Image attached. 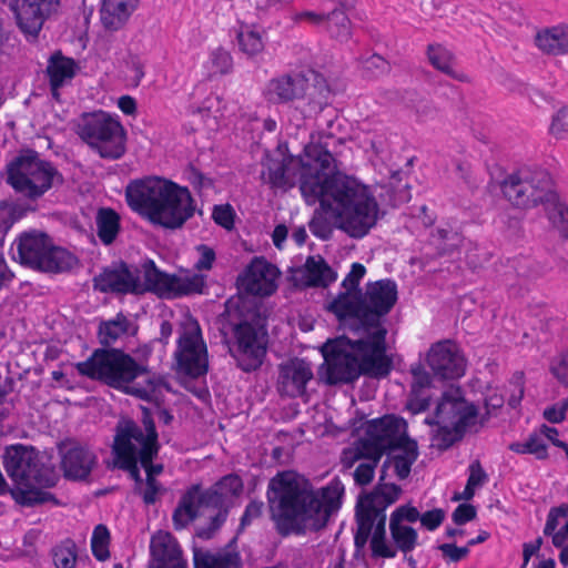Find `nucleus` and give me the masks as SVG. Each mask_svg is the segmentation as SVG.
<instances>
[{"label": "nucleus", "mask_w": 568, "mask_h": 568, "mask_svg": "<svg viewBox=\"0 0 568 568\" xmlns=\"http://www.w3.org/2000/svg\"><path fill=\"white\" fill-rule=\"evenodd\" d=\"M263 166L264 183L290 190L298 181L305 202H320L323 210L335 212L352 237L365 236L378 220V203L368 186L339 173L332 153L321 143H308L303 155L286 162L268 159Z\"/></svg>", "instance_id": "obj_1"}, {"label": "nucleus", "mask_w": 568, "mask_h": 568, "mask_svg": "<svg viewBox=\"0 0 568 568\" xmlns=\"http://www.w3.org/2000/svg\"><path fill=\"white\" fill-rule=\"evenodd\" d=\"M343 495L344 485L337 477L314 489L293 471L278 473L270 480L266 491L271 518L281 536L324 528L341 508Z\"/></svg>", "instance_id": "obj_2"}, {"label": "nucleus", "mask_w": 568, "mask_h": 568, "mask_svg": "<svg viewBox=\"0 0 568 568\" xmlns=\"http://www.w3.org/2000/svg\"><path fill=\"white\" fill-rule=\"evenodd\" d=\"M324 363L318 375L327 385L348 384L361 375L384 378L393 369V358L383 346V338L339 336L322 347Z\"/></svg>", "instance_id": "obj_3"}, {"label": "nucleus", "mask_w": 568, "mask_h": 568, "mask_svg": "<svg viewBox=\"0 0 568 568\" xmlns=\"http://www.w3.org/2000/svg\"><path fill=\"white\" fill-rule=\"evenodd\" d=\"M75 369L82 376L146 402H151L161 387L168 388L161 375L151 373L119 348H97L89 358L77 363Z\"/></svg>", "instance_id": "obj_4"}, {"label": "nucleus", "mask_w": 568, "mask_h": 568, "mask_svg": "<svg viewBox=\"0 0 568 568\" xmlns=\"http://www.w3.org/2000/svg\"><path fill=\"white\" fill-rule=\"evenodd\" d=\"M504 196L520 209L542 205L548 221L568 239V202L555 189L551 175L545 170H520L501 183Z\"/></svg>", "instance_id": "obj_5"}, {"label": "nucleus", "mask_w": 568, "mask_h": 568, "mask_svg": "<svg viewBox=\"0 0 568 568\" xmlns=\"http://www.w3.org/2000/svg\"><path fill=\"white\" fill-rule=\"evenodd\" d=\"M224 336L235 337V357L244 372L257 369L266 354V316L258 305L229 302L220 317Z\"/></svg>", "instance_id": "obj_6"}, {"label": "nucleus", "mask_w": 568, "mask_h": 568, "mask_svg": "<svg viewBox=\"0 0 568 568\" xmlns=\"http://www.w3.org/2000/svg\"><path fill=\"white\" fill-rule=\"evenodd\" d=\"M2 463L8 476L20 487L26 505L57 503L51 493L38 488L54 486L57 475L52 468L40 462L33 447L21 444L7 447Z\"/></svg>", "instance_id": "obj_7"}, {"label": "nucleus", "mask_w": 568, "mask_h": 568, "mask_svg": "<svg viewBox=\"0 0 568 568\" xmlns=\"http://www.w3.org/2000/svg\"><path fill=\"white\" fill-rule=\"evenodd\" d=\"M6 182L21 197L37 201L53 186L63 183L62 174L49 161L27 150L7 164Z\"/></svg>", "instance_id": "obj_8"}, {"label": "nucleus", "mask_w": 568, "mask_h": 568, "mask_svg": "<svg viewBox=\"0 0 568 568\" xmlns=\"http://www.w3.org/2000/svg\"><path fill=\"white\" fill-rule=\"evenodd\" d=\"M12 258L21 265L44 273L68 272L78 264L70 251L55 246L48 234L39 231L21 233L10 248Z\"/></svg>", "instance_id": "obj_9"}, {"label": "nucleus", "mask_w": 568, "mask_h": 568, "mask_svg": "<svg viewBox=\"0 0 568 568\" xmlns=\"http://www.w3.org/2000/svg\"><path fill=\"white\" fill-rule=\"evenodd\" d=\"M384 480L385 476H379L374 489L361 496L357 501L355 513L357 529L354 536L356 549H363L371 535L372 538H386V508L397 501L402 488Z\"/></svg>", "instance_id": "obj_10"}, {"label": "nucleus", "mask_w": 568, "mask_h": 568, "mask_svg": "<svg viewBox=\"0 0 568 568\" xmlns=\"http://www.w3.org/2000/svg\"><path fill=\"white\" fill-rule=\"evenodd\" d=\"M75 132L100 158L118 160L125 153L126 134L123 125L108 113H83Z\"/></svg>", "instance_id": "obj_11"}, {"label": "nucleus", "mask_w": 568, "mask_h": 568, "mask_svg": "<svg viewBox=\"0 0 568 568\" xmlns=\"http://www.w3.org/2000/svg\"><path fill=\"white\" fill-rule=\"evenodd\" d=\"M409 438L407 423L395 415H385L367 423L364 437L354 443L363 450L382 457L390 455Z\"/></svg>", "instance_id": "obj_12"}, {"label": "nucleus", "mask_w": 568, "mask_h": 568, "mask_svg": "<svg viewBox=\"0 0 568 568\" xmlns=\"http://www.w3.org/2000/svg\"><path fill=\"white\" fill-rule=\"evenodd\" d=\"M174 358L179 374L197 378L207 373V348L196 321L183 324L179 333Z\"/></svg>", "instance_id": "obj_13"}, {"label": "nucleus", "mask_w": 568, "mask_h": 568, "mask_svg": "<svg viewBox=\"0 0 568 568\" xmlns=\"http://www.w3.org/2000/svg\"><path fill=\"white\" fill-rule=\"evenodd\" d=\"M363 297L365 312L368 316V329L371 332L365 336L374 342L377 336H381L383 338V346L387 348V329L383 325L382 318L390 312L397 301V285L392 280L377 281L367 285Z\"/></svg>", "instance_id": "obj_14"}, {"label": "nucleus", "mask_w": 568, "mask_h": 568, "mask_svg": "<svg viewBox=\"0 0 568 568\" xmlns=\"http://www.w3.org/2000/svg\"><path fill=\"white\" fill-rule=\"evenodd\" d=\"M194 213L195 202L189 189L171 181L151 223L176 230L182 227Z\"/></svg>", "instance_id": "obj_15"}, {"label": "nucleus", "mask_w": 568, "mask_h": 568, "mask_svg": "<svg viewBox=\"0 0 568 568\" xmlns=\"http://www.w3.org/2000/svg\"><path fill=\"white\" fill-rule=\"evenodd\" d=\"M170 182V180L158 176L130 182L125 189L128 205L151 222Z\"/></svg>", "instance_id": "obj_16"}, {"label": "nucleus", "mask_w": 568, "mask_h": 568, "mask_svg": "<svg viewBox=\"0 0 568 568\" xmlns=\"http://www.w3.org/2000/svg\"><path fill=\"white\" fill-rule=\"evenodd\" d=\"M434 378L454 381L464 376L466 359L452 341H442L432 345L426 357Z\"/></svg>", "instance_id": "obj_17"}, {"label": "nucleus", "mask_w": 568, "mask_h": 568, "mask_svg": "<svg viewBox=\"0 0 568 568\" xmlns=\"http://www.w3.org/2000/svg\"><path fill=\"white\" fill-rule=\"evenodd\" d=\"M471 413L473 417L466 422V427L477 430L478 409L473 403L465 400L463 392L459 387H450L445 390L438 402L434 418H427L426 423L434 424H453L458 425L463 416Z\"/></svg>", "instance_id": "obj_18"}, {"label": "nucleus", "mask_w": 568, "mask_h": 568, "mask_svg": "<svg viewBox=\"0 0 568 568\" xmlns=\"http://www.w3.org/2000/svg\"><path fill=\"white\" fill-rule=\"evenodd\" d=\"M93 288L101 293L134 294L140 287V271L124 262L113 263L95 275Z\"/></svg>", "instance_id": "obj_19"}, {"label": "nucleus", "mask_w": 568, "mask_h": 568, "mask_svg": "<svg viewBox=\"0 0 568 568\" xmlns=\"http://www.w3.org/2000/svg\"><path fill=\"white\" fill-rule=\"evenodd\" d=\"M59 0H10L18 27L28 37L37 38Z\"/></svg>", "instance_id": "obj_20"}, {"label": "nucleus", "mask_w": 568, "mask_h": 568, "mask_svg": "<svg viewBox=\"0 0 568 568\" xmlns=\"http://www.w3.org/2000/svg\"><path fill=\"white\" fill-rule=\"evenodd\" d=\"M277 268L263 257H255L237 278L241 290L256 296H270L276 291Z\"/></svg>", "instance_id": "obj_21"}, {"label": "nucleus", "mask_w": 568, "mask_h": 568, "mask_svg": "<svg viewBox=\"0 0 568 568\" xmlns=\"http://www.w3.org/2000/svg\"><path fill=\"white\" fill-rule=\"evenodd\" d=\"M60 452L61 468L68 479H87L98 462L95 454L88 446L73 440L63 443Z\"/></svg>", "instance_id": "obj_22"}, {"label": "nucleus", "mask_w": 568, "mask_h": 568, "mask_svg": "<svg viewBox=\"0 0 568 568\" xmlns=\"http://www.w3.org/2000/svg\"><path fill=\"white\" fill-rule=\"evenodd\" d=\"M142 424L144 430L132 420L118 426L114 442H119L120 438L124 440L128 438L129 445L143 449L144 460H149L151 453H154L155 447H160V445L155 424L148 408H143Z\"/></svg>", "instance_id": "obj_23"}, {"label": "nucleus", "mask_w": 568, "mask_h": 568, "mask_svg": "<svg viewBox=\"0 0 568 568\" xmlns=\"http://www.w3.org/2000/svg\"><path fill=\"white\" fill-rule=\"evenodd\" d=\"M363 298L361 291H345L339 293L328 306V310L334 313L337 318H354L357 321L356 326L353 328L355 337H365L367 333H371Z\"/></svg>", "instance_id": "obj_24"}, {"label": "nucleus", "mask_w": 568, "mask_h": 568, "mask_svg": "<svg viewBox=\"0 0 568 568\" xmlns=\"http://www.w3.org/2000/svg\"><path fill=\"white\" fill-rule=\"evenodd\" d=\"M313 378L311 364L293 358L280 365L277 390L282 396L300 397L305 394L306 384Z\"/></svg>", "instance_id": "obj_25"}, {"label": "nucleus", "mask_w": 568, "mask_h": 568, "mask_svg": "<svg viewBox=\"0 0 568 568\" xmlns=\"http://www.w3.org/2000/svg\"><path fill=\"white\" fill-rule=\"evenodd\" d=\"M150 551V568H187L178 540L168 531H159L152 536Z\"/></svg>", "instance_id": "obj_26"}, {"label": "nucleus", "mask_w": 568, "mask_h": 568, "mask_svg": "<svg viewBox=\"0 0 568 568\" xmlns=\"http://www.w3.org/2000/svg\"><path fill=\"white\" fill-rule=\"evenodd\" d=\"M308 81L302 74H285L272 79L266 87V99L273 103H287L306 95Z\"/></svg>", "instance_id": "obj_27"}, {"label": "nucleus", "mask_w": 568, "mask_h": 568, "mask_svg": "<svg viewBox=\"0 0 568 568\" xmlns=\"http://www.w3.org/2000/svg\"><path fill=\"white\" fill-rule=\"evenodd\" d=\"M381 458L382 457H377L366 450H363L357 445H353L352 447L343 449L341 463L343 467L352 468L357 462H359L353 473V478L356 485L366 486L373 480L375 468Z\"/></svg>", "instance_id": "obj_28"}, {"label": "nucleus", "mask_w": 568, "mask_h": 568, "mask_svg": "<svg viewBox=\"0 0 568 568\" xmlns=\"http://www.w3.org/2000/svg\"><path fill=\"white\" fill-rule=\"evenodd\" d=\"M410 374L413 381L406 407L410 413L419 414L427 410L430 406V389L434 387L433 377L420 364L412 366Z\"/></svg>", "instance_id": "obj_29"}, {"label": "nucleus", "mask_w": 568, "mask_h": 568, "mask_svg": "<svg viewBox=\"0 0 568 568\" xmlns=\"http://www.w3.org/2000/svg\"><path fill=\"white\" fill-rule=\"evenodd\" d=\"M143 278L140 281V287L136 295L151 292L161 298H174L175 275L162 272L152 260H148L142 265Z\"/></svg>", "instance_id": "obj_30"}, {"label": "nucleus", "mask_w": 568, "mask_h": 568, "mask_svg": "<svg viewBox=\"0 0 568 568\" xmlns=\"http://www.w3.org/2000/svg\"><path fill=\"white\" fill-rule=\"evenodd\" d=\"M78 70L79 65L75 60L63 55L60 51L54 52L50 57L47 65V74L53 98H59V89L70 82Z\"/></svg>", "instance_id": "obj_31"}, {"label": "nucleus", "mask_w": 568, "mask_h": 568, "mask_svg": "<svg viewBox=\"0 0 568 568\" xmlns=\"http://www.w3.org/2000/svg\"><path fill=\"white\" fill-rule=\"evenodd\" d=\"M298 272L303 275V285L307 287H327L337 277L321 255L308 256Z\"/></svg>", "instance_id": "obj_32"}, {"label": "nucleus", "mask_w": 568, "mask_h": 568, "mask_svg": "<svg viewBox=\"0 0 568 568\" xmlns=\"http://www.w3.org/2000/svg\"><path fill=\"white\" fill-rule=\"evenodd\" d=\"M139 0H103L101 22L108 30H119L136 9Z\"/></svg>", "instance_id": "obj_33"}, {"label": "nucleus", "mask_w": 568, "mask_h": 568, "mask_svg": "<svg viewBox=\"0 0 568 568\" xmlns=\"http://www.w3.org/2000/svg\"><path fill=\"white\" fill-rule=\"evenodd\" d=\"M418 457V447L417 443L414 439H408L396 448V452L387 455L386 460L384 462L382 475L386 477V468L388 466H393L395 474L399 479H405L409 476L413 464L416 462Z\"/></svg>", "instance_id": "obj_34"}, {"label": "nucleus", "mask_w": 568, "mask_h": 568, "mask_svg": "<svg viewBox=\"0 0 568 568\" xmlns=\"http://www.w3.org/2000/svg\"><path fill=\"white\" fill-rule=\"evenodd\" d=\"M112 454L114 457V465L118 468L129 471L130 476L136 483L142 481L138 466L140 463V448H138V446H130L128 438H125V440L120 438L119 442L113 440Z\"/></svg>", "instance_id": "obj_35"}, {"label": "nucleus", "mask_w": 568, "mask_h": 568, "mask_svg": "<svg viewBox=\"0 0 568 568\" xmlns=\"http://www.w3.org/2000/svg\"><path fill=\"white\" fill-rule=\"evenodd\" d=\"M323 27L331 38L339 42H346L351 39L352 22L345 12L344 2L339 1L338 6L326 13Z\"/></svg>", "instance_id": "obj_36"}, {"label": "nucleus", "mask_w": 568, "mask_h": 568, "mask_svg": "<svg viewBox=\"0 0 568 568\" xmlns=\"http://www.w3.org/2000/svg\"><path fill=\"white\" fill-rule=\"evenodd\" d=\"M544 535L551 537L552 545L560 546L568 535V504L551 507L548 511Z\"/></svg>", "instance_id": "obj_37"}, {"label": "nucleus", "mask_w": 568, "mask_h": 568, "mask_svg": "<svg viewBox=\"0 0 568 568\" xmlns=\"http://www.w3.org/2000/svg\"><path fill=\"white\" fill-rule=\"evenodd\" d=\"M536 44L548 54L568 53V27H554L539 32L536 37Z\"/></svg>", "instance_id": "obj_38"}, {"label": "nucleus", "mask_w": 568, "mask_h": 568, "mask_svg": "<svg viewBox=\"0 0 568 568\" xmlns=\"http://www.w3.org/2000/svg\"><path fill=\"white\" fill-rule=\"evenodd\" d=\"M427 58L429 63L438 71L447 74L448 77L457 81H467L466 74L454 70V54L444 45L438 43L429 44L427 47Z\"/></svg>", "instance_id": "obj_39"}, {"label": "nucleus", "mask_w": 568, "mask_h": 568, "mask_svg": "<svg viewBox=\"0 0 568 568\" xmlns=\"http://www.w3.org/2000/svg\"><path fill=\"white\" fill-rule=\"evenodd\" d=\"M97 234L104 245L112 244L120 232V216L110 207H102L95 216Z\"/></svg>", "instance_id": "obj_40"}, {"label": "nucleus", "mask_w": 568, "mask_h": 568, "mask_svg": "<svg viewBox=\"0 0 568 568\" xmlns=\"http://www.w3.org/2000/svg\"><path fill=\"white\" fill-rule=\"evenodd\" d=\"M473 417L471 413L463 416L459 419L458 425L453 424H436L438 429L435 435V442L440 449H447L453 446L455 443L460 440L467 430H471L473 428L466 427V422Z\"/></svg>", "instance_id": "obj_41"}, {"label": "nucleus", "mask_w": 568, "mask_h": 568, "mask_svg": "<svg viewBox=\"0 0 568 568\" xmlns=\"http://www.w3.org/2000/svg\"><path fill=\"white\" fill-rule=\"evenodd\" d=\"M236 39L240 50L248 57H254L264 49V31L255 26H241Z\"/></svg>", "instance_id": "obj_42"}, {"label": "nucleus", "mask_w": 568, "mask_h": 568, "mask_svg": "<svg viewBox=\"0 0 568 568\" xmlns=\"http://www.w3.org/2000/svg\"><path fill=\"white\" fill-rule=\"evenodd\" d=\"M194 568H240V557L235 552L210 554L195 550Z\"/></svg>", "instance_id": "obj_43"}, {"label": "nucleus", "mask_w": 568, "mask_h": 568, "mask_svg": "<svg viewBox=\"0 0 568 568\" xmlns=\"http://www.w3.org/2000/svg\"><path fill=\"white\" fill-rule=\"evenodd\" d=\"M129 324V320L122 313H119L113 320L101 322L98 329L100 343L104 346H111L128 333Z\"/></svg>", "instance_id": "obj_44"}, {"label": "nucleus", "mask_w": 568, "mask_h": 568, "mask_svg": "<svg viewBox=\"0 0 568 568\" xmlns=\"http://www.w3.org/2000/svg\"><path fill=\"white\" fill-rule=\"evenodd\" d=\"M509 449L520 455L531 454L539 460L548 458L547 445L542 437L537 433L529 434L525 442L511 443L509 445Z\"/></svg>", "instance_id": "obj_45"}, {"label": "nucleus", "mask_w": 568, "mask_h": 568, "mask_svg": "<svg viewBox=\"0 0 568 568\" xmlns=\"http://www.w3.org/2000/svg\"><path fill=\"white\" fill-rule=\"evenodd\" d=\"M389 530L397 548L404 554L410 552L417 545V531L405 525L389 524Z\"/></svg>", "instance_id": "obj_46"}, {"label": "nucleus", "mask_w": 568, "mask_h": 568, "mask_svg": "<svg viewBox=\"0 0 568 568\" xmlns=\"http://www.w3.org/2000/svg\"><path fill=\"white\" fill-rule=\"evenodd\" d=\"M175 280L174 298L195 293L201 294L205 287V276L202 274H193L190 276L175 275Z\"/></svg>", "instance_id": "obj_47"}, {"label": "nucleus", "mask_w": 568, "mask_h": 568, "mask_svg": "<svg viewBox=\"0 0 568 568\" xmlns=\"http://www.w3.org/2000/svg\"><path fill=\"white\" fill-rule=\"evenodd\" d=\"M110 532L104 525L94 527L91 537V550L99 561H104L110 557L109 551Z\"/></svg>", "instance_id": "obj_48"}, {"label": "nucleus", "mask_w": 568, "mask_h": 568, "mask_svg": "<svg viewBox=\"0 0 568 568\" xmlns=\"http://www.w3.org/2000/svg\"><path fill=\"white\" fill-rule=\"evenodd\" d=\"M53 562L57 568H75L77 564V547L74 542L68 540L67 542L57 546L53 549Z\"/></svg>", "instance_id": "obj_49"}, {"label": "nucleus", "mask_w": 568, "mask_h": 568, "mask_svg": "<svg viewBox=\"0 0 568 568\" xmlns=\"http://www.w3.org/2000/svg\"><path fill=\"white\" fill-rule=\"evenodd\" d=\"M235 211L233 206L229 203L225 204H216L212 210V219L213 221L220 225L221 227L231 231L234 229L235 221Z\"/></svg>", "instance_id": "obj_50"}, {"label": "nucleus", "mask_w": 568, "mask_h": 568, "mask_svg": "<svg viewBox=\"0 0 568 568\" xmlns=\"http://www.w3.org/2000/svg\"><path fill=\"white\" fill-rule=\"evenodd\" d=\"M210 69L213 74H226L233 68V59L224 49H216L210 57Z\"/></svg>", "instance_id": "obj_51"}, {"label": "nucleus", "mask_w": 568, "mask_h": 568, "mask_svg": "<svg viewBox=\"0 0 568 568\" xmlns=\"http://www.w3.org/2000/svg\"><path fill=\"white\" fill-rule=\"evenodd\" d=\"M549 132L558 140L568 139V105L552 115Z\"/></svg>", "instance_id": "obj_52"}, {"label": "nucleus", "mask_w": 568, "mask_h": 568, "mask_svg": "<svg viewBox=\"0 0 568 568\" xmlns=\"http://www.w3.org/2000/svg\"><path fill=\"white\" fill-rule=\"evenodd\" d=\"M214 486L223 493L225 499L237 496L243 490V481L241 477L235 474L222 477Z\"/></svg>", "instance_id": "obj_53"}, {"label": "nucleus", "mask_w": 568, "mask_h": 568, "mask_svg": "<svg viewBox=\"0 0 568 568\" xmlns=\"http://www.w3.org/2000/svg\"><path fill=\"white\" fill-rule=\"evenodd\" d=\"M549 369L560 384L568 387V352L555 357L550 363Z\"/></svg>", "instance_id": "obj_54"}, {"label": "nucleus", "mask_w": 568, "mask_h": 568, "mask_svg": "<svg viewBox=\"0 0 568 568\" xmlns=\"http://www.w3.org/2000/svg\"><path fill=\"white\" fill-rule=\"evenodd\" d=\"M419 520V511L410 505L397 507L390 515L389 524L403 525V521L415 523Z\"/></svg>", "instance_id": "obj_55"}, {"label": "nucleus", "mask_w": 568, "mask_h": 568, "mask_svg": "<svg viewBox=\"0 0 568 568\" xmlns=\"http://www.w3.org/2000/svg\"><path fill=\"white\" fill-rule=\"evenodd\" d=\"M568 410V397L560 402L545 408L542 416L551 424H560L566 419V413Z\"/></svg>", "instance_id": "obj_56"}, {"label": "nucleus", "mask_w": 568, "mask_h": 568, "mask_svg": "<svg viewBox=\"0 0 568 568\" xmlns=\"http://www.w3.org/2000/svg\"><path fill=\"white\" fill-rule=\"evenodd\" d=\"M366 268L361 263H353L349 273L342 282V286L345 291L356 292L361 280L364 277Z\"/></svg>", "instance_id": "obj_57"}, {"label": "nucleus", "mask_w": 568, "mask_h": 568, "mask_svg": "<svg viewBox=\"0 0 568 568\" xmlns=\"http://www.w3.org/2000/svg\"><path fill=\"white\" fill-rule=\"evenodd\" d=\"M225 500L226 499L223 497V493H221L215 486H212L211 488L204 491L200 490V506L221 508L224 505Z\"/></svg>", "instance_id": "obj_58"}, {"label": "nucleus", "mask_w": 568, "mask_h": 568, "mask_svg": "<svg viewBox=\"0 0 568 568\" xmlns=\"http://www.w3.org/2000/svg\"><path fill=\"white\" fill-rule=\"evenodd\" d=\"M195 248L199 253V258L195 262L194 267L197 271L211 270L216 258L215 251L205 244H200Z\"/></svg>", "instance_id": "obj_59"}, {"label": "nucleus", "mask_w": 568, "mask_h": 568, "mask_svg": "<svg viewBox=\"0 0 568 568\" xmlns=\"http://www.w3.org/2000/svg\"><path fill=\"white\" fill-rule=\"evenodd\" d=\"M444 519L445 511L442 508H434L424 513L423 515L419 514L422 526L430 531L437 529L443 524Z\"/></svg>", "instance_id": "obj_60"}, {"label": "nucleus", "mask_w": 568, "mask_h": 568, "mask_svg": "<svg viewBox=\"0 0 568 568\" xmlns=\"http://www.w3.org/2000/svg\"><path fill=\"white\" fill-rule=\"evenodd\" d=\"M310 231L318 239L327 240L332 234L328 221L322 215H315L308 223Z\"/></svg>", "instance_id": "obj_61"}, {"label": "nucleus", "mask_w": 568, "mask_h": 568, "mask_svg": "<svg viewBox=\"0 0 568 568\" xmlns=\"http://www.w3.org/2000/svg\"><path fill=\"white\" fill-rule=\"evenodd\" d=\"M197 517L196 511L191 509H185L184 507L178 505V507L173 511L172 520L174 528L176 530L185 528L191 521H193Z\"/></svg>", "instance_id": "obj_62"}, {"label": "nucleus", "mask_w": 568, "mask_h": 568, "mask_svg": "<svg viewBox=\"0 0 568 568\" xmlns=\"http://www.w3.org/2000/svg\"><path fill=\"white\" fill-rule=\"evenodd\" d=\"M476 514V508L473 505L460 504L453 511L452 518L456 525L462 526L475 519Z\"/></svg>", "instance_id": "obj_63"}, {"label": "nucleus", "mask_w": 568, "mask_h": 568, "mask_svg": "<svg viewBox=\"0 0 568 568\" xmlns=\"http://www.w3.org/2000/svg\"><path fill=\"white\" fill-rule=\"evenodd\" d=\"M264 504L261 500H253L248 503L241 518V528H245L251 523L261 517L263 514Z\"/></svg>", "instance_id": "obj_64"}]
</instances>
